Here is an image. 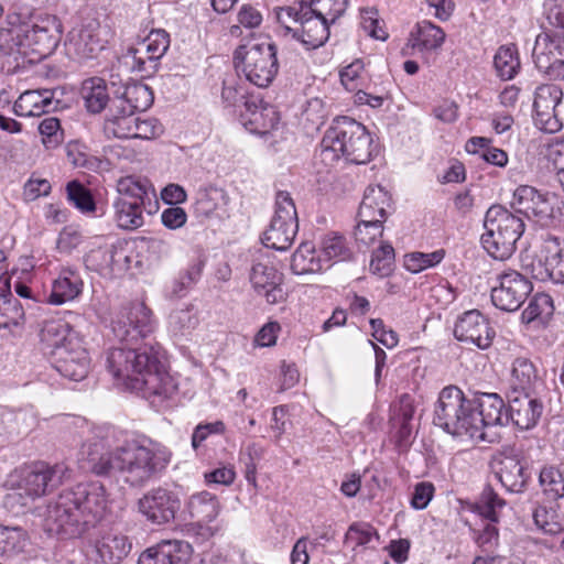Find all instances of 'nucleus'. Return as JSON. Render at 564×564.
I'll use <instances>...</instances> for the list:
<instances>
[{
  "mask_svg": "<svg viewBox=\"0 0 564 564\" xmlns=\"http://www.w3.org/2000/svg\"><path fill=\"white\" fill-rule=\"evenodd\" d=\"M121 346L106 352V368L118 383L141 392L147 399H169L176 386L169 375L159 346L143 341L153 330L151 310L143 302H128L111 319Z\"/></svg>",
  "mask_w": 564,
  "mask_h": 564,
  "instance_id": "nucleus-1",
  "label": "nucleus"
},
{
  "mask_svg": "<svg viewBox=\"0 0 564 564\" xmlns=\"http://www.w3.org/2000/svg\"><path fill=\"white\" fill-rule=\"evenodd\" d=\"M106 488L97 481L80 482L63 490L50 502L44 513V527L51 534L75 538L86 527L94 525L106 514Z\"/></svg>",
  "mask_w": 564,
  "mask_h": 564,
  "instance_id": "nucleus-2",
  "label": "nucleus"
},
{
  "mask_svg": "<svg viewBox=\"0 0 564 564\" xmlns=\"http://www.w3.org/2000/svg\"><path fill=\"white\" fill-rule=\"evenodd\" d=\"M348 0H300L276 10L284 36L291 35L307 50L322 46L329 36V25L345 12Z\"/></svg>",
  "mask_w": 564,
  "mask_h": 564,
  "instance_id": "nucleus-3",
  "label": "nucleus"
},
{
  "mask_svg": "<svg viewBox=\"0 0 564 564\" xmlns=\"http://www.w3.org/2000/svg\"><path fill=\"white\" fill-rule=\"evenodd\" d=\"M322 147L324 152L341 155L355 164L368 163L375 150L372 138L366 127L349 117L334 120L322 140Z\"/></svg>",
  "mask_w": 564,
  "mask_h": 564,
  "instance_id": "nucleus-4",
  "label": "nucleus"
},
{
  "mask_svg": "<svg viewBox=\"0 0 564 564\" xmlns=\"http://www.w3.org/2000/svg\"><path fill=\"white\" fill-rule=\"evenodd\" d=\"M484 227L481 245L497 260L510 258L524 232L523 219L501 205H492L487 210Z\"/></svg>",
  "mask_w": 564,
  "mask_h": 564,
  "instance_id": "nucleus-5",
  "label": "nucleus"
},
{
  "mask_svg": "<svg viewBox=\"0 0 564 564\" xmlns=\"http://www.w3.org/2000/svg\"><path fill=\"white\" fill-rule=\"evenodd\" d=\"M471 405L473 402L465 398L460 389L446 387L435 404L433 423L453 436L475 441L478 430L473 423Z\"/></svg>",
  "mask_w": 564,
  "mask_h": 564,
  "instance_id": "nucleus-6",
  "label": "nucleus"
},
{
  "mask_svg": "<svg viewBox=\"0 0 564 564\" xmlns=\"http://www.w3.org/2000/svg\"><path fill=\"white\" fill-rule=\"evenodd\" d=\"M169 456L154 452L138 441H127L120 446V475L133 487L143 486L165 468Z\"/></svg>",
  "mask_w": 564,
  "mask_h": 564,
  "instance_id": "nucleus-7",
  "label": "nucleus"
},
{
  "mask_svg": "<svg viewBox=\"0 0 564 564\" xmlns=\"http://www.w3.org/2000/svg\"><path fill=\"white\" fill-rule=\"evenodd\" d=\"M274 43L240 46L235 52L236 67L241 68L246 78L258 87H267L278 74L279 64Z\"/></svg>",
  "mask_w": 564,
  "mask_h": 564,
  "instance_id": "nucleus-8",
  "label": "nucleus"
},
{
  "mask_svg": "<svg viewBox=\"0 0 564 564\" xmlns=\"http://www.w3.org/2000/svg\"><path fill=\"white\" fill-rule=\"evenodd\" d=\"M517 214L534 218L542 226H550L564 215V202L555 194L541 193L529 185L519 186L511 202Z\"/></svg>",
  "mask_w": 564,
  "mask_h": 564,
  "instance_id": "nucleus-9",
  "label": "nucleus"
},
{
  "mask_svg": "<svg viewBox=\"0 0 564 564\" xmlns=\"http://www.w3.org/2000/svg\"><path fill=\"white\" fill-rule=\"evenodd\" d=\"M299 230L297 213L288 192H279L275 212L269 228L263 232L262 243L278 251L288 250Z\"/></svg>",
  "mask_w": 564,
  "mask_h": 564,
  "instance_id": "nucleus-10",
  "label": "nucleus"
},
{
  "mask_svg": "<svg viewBox=\"0 0 564 564\" xmlns=\"http://www.w3.org/2000/svg\"><path fill=\"white\" fill-rule=\"evenodd\" d=\"M473 402V423L477 426L475 441L494 442L490 429L508 424L507 409L502 398L497 393H479Z\"/></svg>",
  "mask_w": 564,
  "mask_h": 564,
  "instance_id": "nucleus-11",
  "label": "nucleus"
},
{
  "mask_svg": "<svg viewBox=\"0 0 564 564\" xmlns=\"http://www.w3.org/2000/svg\"><path fill=\"white\" fill-rule=\"evenodd\" d=\"M68 468L64 464L53 466L37 462L21 473L18 489L31 499L44 496L57 488L65 478Z\"/></svg>",
  "mask_w": 564,
  "mask_h": 564,
  "instance_id": "nucleus-12",
  "label": "nucleus"
},
{
  "mask_svg": "<svg viewBox=\"0 0 564 564\" xmlns=\"http://www.w3.org/2000/svg\"><path fill=\"white\" fill-rule=\"evenodd\" d=\"M138 511L154 525H164L174 521L181 509L177 492L163 487L152 488L137 501Z\"/></svg>",
  "mask_w": 564,
  "mask_h": 564,
  "instance_id": "nucleus-13",
  "label": "nucleus"
},
{
  "mask_svg": "<svg viewBox=\"0 0 564 564\" xmlns=\"http://www.w3.org/2000/svg\"><path fill=\"white\" fill-rule=\"evenodd\" d=\"M496 280L498 284L491 289V301L501 311H517L533 290L531 281L514 270L501 272Z\"/></svg>",
  "mask_w": 564,
  "mask_h": 564,
  "instance_id": "nucleus-14",
  "label": "nucleus"
},
{
  "mask_svg": "<svg viewBox=\"0 0 564 564\" xmlns=\"http://www.w3.org/2000/svg\"><path fill=\"white\" fill-rule=\"evenodd\" d=\"M31 24L32 31L28 33V58L33 62L47 57L56 50L61 41L62 24L52 15Z\"/></svg>",
  "mask_w": 564,
  "mask_h": 564,
  "instance_id": "nucleus-15",
  "label": "nucleus"
},
{
  "mask_svg": "<svg viewBox=\"0 0 564 564\" xmlns=\"http://www.w3.org/2000/svg\"><path fill=\"white\" fill-rule=\"evenodd\" d=\"M536 68L552 79H564V46L560 39L540 33L532 52Z\"/></svg>",
  "mask_w": 564,
  "mask_h": 564,
  "instance_id": "nucleus-16",
  "label": "nucleus"
},
{
  "mask_svg": "<svg viewBox=\"0 0 564 564\" xmlns=\"http://www.w3.org/2000/svg\"><path fill=\"white\" fill-rule=\"evenodd\" d=\"M32 31L30 21L21 14H9L0 24V54L19 57H28V33Z\"/></svg>",
  "mask_w": 564,
  "mask_h": 564,
  "instance_id": "nucleus-17",
  "label": "nucleus"
},
{
  "mask_svg": "<svg viewBox=\"0 0 564 564\" xmlns=\"http://www.w3.org/2000/svg\"><path fill=\"white\" fill-rule=\"evenodd\" d=\"M54 368L63 377L73 381L85 379L89 371L90 359L87 350L78 340H68L53 350Z\"/></svg>",
  "mask_w": 564,
  "mask_h": 564,
  "instance_id": "nucleus-18",
  "label": "nucleus"
},
{
  "mask_svg": "<svg viewBox=\"0 0 564 564\" xmlns=\"http://www.w3.org/2000/svg\"><path fill=\"white\" fill-rule=\"evenodd\" d=\"M563 97L562 89L556 85H542L536 88L533 109L535 126L549 133L558 131L562 127L561 121L555 115V108Z\"/></svg>",
  "mask_w": 564,
  "mask_h": 564,
  "instance_id": "nucleus-19",
  "label": "nucleus"
},
{
  "mask_svg": "<svg viewBox=\"0 0 564 564\" xmlns=\"http://www.w3.org/2000/svg\"><path fill=\"white\" fill-rule=\"evenodd\" d=\"M254 292L265 299L268 304H278L286 300L283 290V273L269 262L254 263L249 273Z\"/></svg>",
  "mask_w": 564,
  "mask_h": 564,
  "instance_id": "nucleus-20",
  "label": "nucleus"
},
{
  "mask_svg": "<svg viewBox=\"0 0 564 564\" xmlns=\"http://www.w3.org/2000/svg\"><path fill=\"white\" fill-rule=\"evenodd\" d=\"M454 336L459 341L470 343L480 349H486L492 343L495 330L479 311L473 310L464 313L456 322Z\"/></svg>",
  "mask_w": 564,
  "mask_h": 564,
  "instance_id": "nucleus-21",
  "label": "nucleus"
},
{
  "mask_svg": "<svg viewBox=\"0 0 564 564\" xmlns=\"http://www.w3.org/2000/svg\"><path fill=\"white\" fill-rule=\"evenodd\" d=\"M129 257L121 243L93 248L84 258L88 270L99 273L123 272L129 268Z\"/></svg>",
  "mask_w": 564,
  "mask_h": 564,
  "instance_id": "nucleus-22",
  "label": "nucleus"
},
{
  "mask_svg": "<svg viewBox=\"0 0 564 564\" xmlns=\"http://www.w3.org/2000/svg\"><path fill=\"white\" fill-rule=\"evenodd\" d=\"M192 552V545L186 541L163 540L143 551L138 564H187Z\"/></svg>",
  "mask_w": 564,
  "mask_h": 564,
  "instance_id": "nucleus-23",
  "label": "nucleus"
},
{
  "mask_svg": "<svg viewBox=\"0 0 564 564\" xmlns=\"http://www.w3.org/2000/svg\"><path fill=\"white\" fill-rule=\"evenodd\" d=\"M104 442L88 445L87 455L82 460V468L100 477L120 475V446L110 451Z\"/></svg>",
  "mask_w": 564,
  "mask_h": 564,
  "instance_id": "nucleus-24",
  "label": "nucleus"
},
{
  "mask_svg": "<svg viewBox=\"0 0 564 564\" xmlns=\"http://www.w3.org/2000/svg\"><path fill=\"white\" fill-rule=\"evenodd\" d=\"M494 471L501 485L510 492H522L530 475L522 458L516 454H500L494 463Z\"/></svg>",
  "mask_w": 564,
  "mask_h": 564,
  "instance_id": "nucleus-25",
  "label": "nucleus"
},
{
  "mask_svg": "<svg viewBox=\"0 0 564 564\" xmlns=\"http://www.w3.org/2000/svg\"><path fill=\"white\" fill-rule=\"evenodd\" d=\"M144 46L147 58L142 55L140 48H129L124 59L128 63V59H132V69L147 73L149 72L147 67V62L151 64V68L155 69L156 62L166 53L170 46V35L165 30L158 29L152 30L149 35L144 39Z\"/></svg>",
  "mask_w": 564,
  "mask_h": 564,
  "instance_id": "nucleus-26",
  "label": "nucleus"
},
{
  "mask_svg": "<svg viewBox=\"0 0 564 564\" xmlns=\"http://www.w3.org/2000/svg\"><path fill=\"white\" fill-rule=\"evenodd\" d=\"M543 411V404L533 394H510L507 409L508 423L511 421L520 430H530L536 425Z\"/></svg>",
  "mask_w": 564,
  "mask_h": 564,
  "instance_id": "nucleus-27",
  "label": "nucleus"
},
{
  "mask_svg": "<svg viewBox=\"0 0 564 564\" xmlns=\"http://www.w3.org/2000/svg\"><path fill=\"white\" fill-rule=\"evenodd\" d=\"M58 104L50 89L26 90L15 100L13 112L19 117H40L55 111Z\"/></svg>",
  "mask_w": 564,
  "mask_h": 564,
  "instance_id": "nucleus-28",
  "label": "nucleus"
},
{
  "mask_svg": "<svg viewBox=\"0 0 564 564\" xmlns=\"http://www.w3.org/2000/svg\"><path fill=\"white\" fill-rule=\"evenodd\" d=\"M132 547L129 538L116 529L104 531L95 543L96 553L102 564H119Z\"/></svg>",
  "mask_w": 564,
  "mask_h": 564,
  "instance_id": "nucleus-29",
  "label": "nucleus"
},
{
  "mask_svg": "<svg viewBox=\"0 0 564 564\" xmlns=\"http://www.w3.org/2000/svg\"><path fill=\"white\" fill-rule=\"evenodd\" d=\"M390 200L389 193L380 185L368 186L358 209V219H361L364 223L376 220L383 224L387 218V207L390 206Z\"/></svg>",
  "mask_w": 564,
  "mask_h": 564,
  "instance_id": "nucleus-30",
  "label": "nucleus"
},
{
  "mask_svg": "<svg viewBox=\"0 0 564 564\" xmlns=\"http://www.w3.org/2000/svg\"><path fill=\"white\" fill-rule=\"evenodd\" d=\"M153 100L154 96L151 88L139 82L126 84L122 90H116L113 98H111V101L116 102L117 108L122 109V107H126V109L133 113L148 110Z\"/></svg>",
  "mask_w": 564,
  "mask_h": 564,
  "instance_id": "nucleus-31",
  "label": "nucleus"
},
{
  "mask_svg": "<svg viewBox=\"0 0 564 564\" xmlns=\"http://www.w3.org/2000/svg\"><path fill=\"white\" fill-rule=\"evenodd\" d=\"M539 376L533 362L527 358H517L512 364L510 394H534Z\"/></svg>",
  "mask_w": 564,
  "mask_h": 564,
  "instance_id": "nucleus-32",
  "label": "nucleus"
},
{
  "mask_svg": "<svg viewBox=\"0 0 564 564\" xmlns=\"http://www.w3.org/2000/svg\"><path fill=\"white\" fill-rule=\"evenodd\" d=\"M66 45L68 52L78 59L94 58L104 48L100 39L89 28H82L69 32Z\"/></svg>",
  "mask_w": 564,
  "mask_h": 564,
  "instance_id": "nucleus-33",
  "label": "nucleus"
},
{
  "mask_svg": "<svg viewBox=\"0 0 564 564\" xmlns=\"http://www.w3.org/2000/svg\"><path fill=\"white\" fill-rule=\"evenodd\" d=\"M83 281L80 276L72 270H63L58 278L52 284L51 294L47 303L62 305L76 299L82 293Z\"/></svg>",
  "mask_w": 564,
  "mask_h": 564,
  "instance_id": "nucleus-34",
  "label": "nucleus"
},
{
  "mask_svg": "<svg viewBox=\"0 0 564 564\" xmlns=\"http://www.w3.org/2000/svg\"><path fill=\"white\" fill-rule=\"evenodd\" d=\"M135 116L126 107L117 108L111 101L104 122V132L108 138L128 139L132 137Z\"/></svg>",
  "mask_w": 564,
  "mask_h": 564,
  "instance_id": "nucleus-35",
  "label": "nucleus"
},
{
  "mask_svg": "<svg viewBox=\"0 0 564 564\" xmlns=\"http://www.w3.org/2000/svg\"><path fill=\"white\" fill-rule=\"evenodd\" d=\"M186 508L192 520L197 523H209L217 518L220 505L215 495L202 491L189 497Z\"/></svg>",
  "mask_w": 564,
  "mask_h": 564,
  "instance_id": "nucleus-36",
  "label": "nucleus"
},
{
  "mask_svg": "<svg viewBox=\"0 0 564 564\" xmlns=\"http://www.w3.org/2000/svg\"><path fill=\"white\" fill-rule=\"evenodd\" d=\"M541 252L546 256L549 280L564 283V239L547 234L543 239Z\"/></svg>",
  "mask_w": 564,
  "mask_h": 564,
  "instance_id": "nucleus-37",
  "label": "nucleus"
},
{
  "mask_svg": "<svg viewBox=\"0 0 564 564\" xmlns=\"http://www.w3.org/2000/svg\"><path fill=\"white\" fill-rule=\"evenodd\" d=\"M445 36L442 28L424 20L419 22L415 31L411 33L410 43L420 52L436 51L443 45Z\"/></svg>",
  "mask_w": 564,
  "mask_h": 564,
  "instance_id": "nucleus-38",
  "label": "nucleus"
},
{
  "mask_svg": "<svg viewBox=\"0 0 564 564\" xmlns=\"http://www.w3.org/2000/svg\"><path fill=\"white\" fill-rule=\"evenodd\" d=\"M226 205L227 195L221 188L206 186L197 191L194 210L197 217L208 218Z\"/></svg>",
  "mask_w": 564,
  "mask_h": 564,
  "instance_id": "nucleus-39",
  "label": "nucleus"
},
{
  "mask_svg": "<svg viewBox=\"0 0 564 564\" xmlns=\"http://www.w3.org/2000/svg\"><path fill=\"white\" fill-rule=\"evenodd\" d=\"M82 96L87 110L91 113H99L111 104L106 83L98 77L88 78L83 83Z\"/></svg>",
  "mask_w": 564,
  "mask_h": 564,
  "instance_id": "nucleus-40",
  "label": "nucleus"
},
{
  "mask_svg": "<svg viewBox=\"0 0 564 564\" xmlns=\"http://www.w3.org/2000/svg\"><path fill=\"white\" fill-rule=\"evenodd\" d=\"M323 269L324 260L315 256V249L308 242L302 243L292 256L291 270L294 274L317 273Z\"/></svg>",
  "mask_w": 564,
  "mask_h": 564,
  "instance_id": "nucleus-41",
  "label": "nucleus"
},
{
  "mask_svg": "<svg viewBox=\"0 0 564 564\" xmlns=\"http://www.w3.org/2000/svg\"><path fill=\"white\" fill-rule=\"evenodd\" d=\"M321 257L325 262L348 261L352 259V250L350 249L346 238L338 232H329L325 235L319 243Z\"/></svg>",
  "mask_w": 564,
  "mask_h": 564,
  "instance_id": "nucleus-42",
  "label": "nucleus"
},
{
  "mask_svg": "<svg viewBox=\"0 0 564 564\" xmlns=\"http://www.w3.org/2000/svg\"><path fill=\"white\" fill-rule=\"evenodd\" d=\"M468 153L478 154L484 161L503 167L508 163V154L491 145V140L484 137H473L466 143Z\"/></svg>",
  "mask_w": 564,
  "mask_h": 564,
  "instance_id": "nucleus-43",
  "label": "nucleus"
},
{
  "mask_svg": "<svg viewBox=\"0 0 564 564\" xmlns=\"http://www.w3.org/2000/svg\"><path fill=\"white\" fill-rule=\"evenodd\" d=\"M116 221L122 229H137L144 224V205L135 202L115 200Z\"/></svg>",
  "mask_w": 564,
  "mask_h": 564,
  "instance_id": "nucleus-44",
  "label": "nucleus"
},
{
  "mask_svg": "<svg viewBox=\"0 0 564 564\" xmlns=\"http://www.w3.org/2000/svg\"><path fill=\"white\" fill-rule=\"evenodd\" d=\"M494 66L501 79H512L520 69L517 47L514 45L500 46L494 57Z\"/></svg>",
  "mask_w": 564,
  "mask_h": 564,
  "instance_id": "nucleus-45",
  "label": "nucleus"
},
{
  "mask_svg": "<svg viewBox=\"0 0 564 564\" xmlns=\"http://www.w3.org/2000/svg\"><path fill=\"white\" fill-rule=\"evenodd\" d=\"M539 482L544 495L552 501L564 497V477L562 473L553 467H543L539 475Z\"/></svg>",
  "mask_w": 564,
  "mask_h": 564,
  "instance_id": "nucleus-46",
  "label": "nucleus"
},
{
  "mask_svg": "<svg viewBox=\"0 0 564 564\" xmlns=\"http://www.w3.org/2000/svg\"><path fill=\"white\" fill-rule=\"evenodd\" d=\"M535 525L546 534L555 535L563 531V525L553 505L538 506L532 513Z\"/></svg>",
  "mask_w": 564,
  "mask_h": 564,
  "instance_id": "nucleus-47",
  "label": "nucleus"
},
{
  "mask_svg": "<svg viewBox=\"0 0 564 564\" xmlns=\"http://www.w3.org/2000/svg\"><path fill=\"white\" fill-rule=\"evenodd\" d=\"M554 311L553 300L549 294H535L522 313V318L528 323L539 319L545 322Z\"/></svg>",
  "mask_w": 564,
  "mask_h": 564,
  "instance_id": "nucleus-48",
  "label": "nucleus"
},
{
  "mask_svg": "<svg viewBox=\"0 0 564 564\" xmlns=\"http://www.w3.org/2000/svg\"><path fill=\"white\" fill-rule=\"evenodd\" d=\"M67 198L84 214L94 213L96 203L89 188L78 181H70L66 186Z\"/></svg>",
  "mask_w": 564,
  "mask_h": 564,
  "instance_id": "nucleus-49",
  "label": "nucleus"
},
{
  "mask_svg": "<svg viewBox=\"0 0 564 564\" xmlns=\"http://www.w3.org/2000/svg\"><path fill=\"white\" fill-rule=\"evenodd\" d=\"M42 341L46 343L54 350L64 346L68 340H77L68 329V325L62 322H46L41 330Z\"/></svg>",
  "mask_w": 564,
  "mask_h": 564,
  "instance_id": "nucleus-50",
  "label": "nucleus"
},
{
  "mask_svg": "<svg viewBox=\"0 0 564 564\" xmlns=\"http://www.w3.org/2000/svg\"><path fill=\"white\" fill-rule=\"evenodd\" d=\"M445 257V250L438 249L433 252H412L404 257V267L412 273H419L427 268L435 267Z\"/></svg>",
  "mask_w": 564,
  "mask_h": 564,
  "instance_id": "nucleus-51",
  "label": "nucleus"
},
{
  "mask_svg": "<svg viewBox=\"0 0 564 564\" xmlns=\"http://www.w3.org/2000/svg\"><path fill=\"white\" fill-rule=\"evenodd\" d=\"M394 264V249L389 243H381L380 247L373 251L370 261V271L379 276H388Z\"/></svg>",
  "mask_w": 564,
  "mask_h": 564,
  "instance_id": "nucleus-52",
  "label": "nucleus"
},
{
  "mask_svg": "<svg viewBox=\"0 0 564 564\" xmlns=\"http://www.w3.org/2000/svg\"><path fill=\"white\" fill-rule=\"evenodd\" d=\"M119 196L116 200L135 202L145 205L149 198L148 189L144 184L133 177H124L118 182Z\"/></svg>",
  "mask_w": 564,
  "mask_h": 564,
  "instance_id": "nucleus-53",
  "label": "nucleus"
},
{
  "mask_svg": "<svg viewBox=\"0 0 564 564\" xmlns=\"http://www.w3.org/2000/svg\"><path fill=\"white\" fill-rule=\"evenodd\" d=\"M372 540L378 541L377 531L368 523L355 522L349 525L345 534V543L352 544V551L357 553V546H364L371 543Z\"/></svg>",
  "mask_w": 564,
  "mask_h": 564,
  "instance_id": "nucleus-54",
  "label": "nucleus"
},
{
  "mask_svg": "<svg viewBox=\"0 0 564 564\" xmlns=\"http://www.w3.org/2000/svg\"><path fill=\"white\" fill-rule=\"evenodd\" d=\"M39 132L46 149H55L63 142L64 133L59 120L55 117L43 119L39 124Z\"/></svg>",
  "mask_w": 564,
  "mask_h": 564,
  "instance_id": "nucleus-55",
  "label": "nucleus"
},
{
  "mask_svg": "<svg viewBox=\"0 0 564 564\" xmlns=\"http://www.w3.org/2000/svg\"><path fill=\"white\" fill-rule=\"evenodd\" d=\"M25 546L24 532L20 528L0 525V554L14 553Z\"/></svg>",
  "mask_w": 564,
  "mask_h": 564,
  "instance_id": "nucleus-56",
  "label": "nucleus"
},
{
  "mask_svg": "<svg viewBox=\"0 0 564 564\" xmlns=\"http://www.w3.org/2000/svg\"><path fill=\"white\" fill-rule=\"evenodd\" d=\"M506 505L498 494L491 487H486L481 492L478 503L479 513L491 522L498 521L497 509H501Z\"/></svg>",
  "mask_w": 564,
  "mask_h": 564,
  "instance_id": "nucleus-57",
  "label": "nucleus"
},
{
  "mask_svg": "<svg viewBox=\"0 0 564 564\" xmlns=\"http://www.w3.org/2000/svg\"><path fill=\"white\" fill-rule=\"evenodd\" d=\"M67 159L75 167H82L87 171H98L102 165V161L80 150L78 144H69L67 147Z\"/></svg>",
  "mask_w": 564,
  "mask_h": 564,
  "instance_id": "nucleus-58",
  "label": "nucleus"
},
{
  "mask_svg": "<svg viewBox=\"0 0 564 564\" xmlns=\"http://www.w3.org/2000/svg\"><path fill=\"white\" fill-rule=\"evenodd\" d=\"M360 25L362 30L376 40L384 41L388 33L381 28L376 8H365L360 11Z\"/></svg>",
  "mask_w": 564,
  "mask_h": 564,
  "instance_id": "nucleus-59",
  "label": "nucleus"
},
{
  "mask_svg": "<svg viewBox=\"0 0 564 564\" xmlns=\"http://www.w3.org/2000/svg\"><path fill=\"white\" fill-rule=\"evenodd\" d=\"M197 324V318L189 308L173 311L169 316L170 328L176 334H185Z\"/></svg>",
  "mask_w": 564,
  "mask_h": 564,
  "instance_id": "nucleus-60",
  "label": "nucleus"
},
{
  "mask_svg": "<svg viewBox=\"0 0 564 564\" xmlns=\"http://www.w3.org/2000/svg\"><path fill=\"white\" fill-rule=\"evenodd\" d=\"M383 232V224L379 221L364 223L359 219L358 225L355 229V239L357 242L369 246L375 242L378 237H381Z\"/></svg>",
  "mask_w": 564,
  "mask_h": 564,
  "instance_id": "nucleus-61",
  "label": "nucleus"
},
{
  "mask_svg": "<svg viewBox=\"0 0 564 564\" xmlns=\"http://www.w3.org/2000/svg\"><path fill=\"white\" fill-rule=\"evenodd\" d=\"M521 268L527 275L539 281L549 280V265H546V256L543 259H535L533 256L525 254L521 258Z\"/></svg>",
  "mask_w": 564,
  "mask_h": 564,
  "instance_id": "nucleus-62",
  "label": "nucleus"
},
{
  "mask_svg": "<svg viewBox=\"0 0 564 564\" xmlns=\"http://www.w3.org/2000/svg\"><path fill=\"white\" fill-rule=\"evenodd\" d=\"M226 431L225 423L223 421H215L212 423L198 424L192 434V447L197 449L204 441L212 434H224Z\"/></svg>",
  "mask_w": 564,
  "mask_h": 564,
  "instance_id": "nucleus-63",
  "label": "nucleus"
},
{
  "mask_svg": "<svg viewBox=\"0 0 564 564\" xmlns=\"http://www.w3.org/2000/svg\"><path fill=\"white\" fill-rule=\"evenodd\" d=\"M546 158L553 164L554 170L563 176L564 172V139H554L547 144Z\"/></svg>",
  "mask_w": 564,
  "mask_h": 564,
  "instance_id": "nucleus-64",
  "label": "nucleus"
}]
</instances>
